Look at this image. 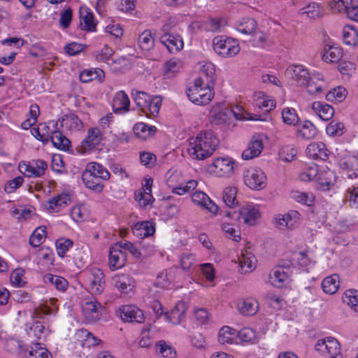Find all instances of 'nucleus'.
Wrapping results in <instances>:
<instances>
[{
    "mask_svg": "<svg viewBox=\"0 0 358 358\" xmlns=\"http://www.w3.org/2000/svg\"><path fill=\"white\" fill-rule=\"evenodd\" d=\"M120 317L122 320L128 322L142 323L144 315L141 310L134 305H126L120 308Z\"/></svg>",
    "mask_w": 358,
    "mask_h": 358,
    "instance_id": "14",
    "label": "nucleus"
},
{
    "mask_svg": "<svg viewBox=\"0 0 358 358\" xmlns=\"http://www.w3.org/2000/svg\"><path fill=\"white\" fill-rule=\"evenodd\" d=\"M300 12L306 14L309 17L315 18L320 16L322 9L318 3L313 2L302 8Z\"/></svg>",
    "mask_w": 358,
    "mask_h": 358,
    "instance_id": "55",
    "label": "nucleus"
},
{
    "mask_svg": "<svg viewBox=\"0 0 358 358\" xmlns=\"http://www.w3.org/2000/svg\"><path fill=\"white\" fill-rule=\"evenodd\" d=\"M301 136L310 139L317 134V129L310 121H306L299 131Z\"/></svg>",
    "mask_w": 358,
    "mask_h": 358,
    "instance_id": "57",
    "label": "nucleus"
},
{
    "mask_svg": "<svg viewBox=\"0 0 358 358\" xmlns=\"http://www.w3.org/2000/svg\"><path fill=\"white\" fill-rule=\"evenodd\" d=\"M50 139L53 145L58 149L66 150L69 148L70 141L59 130L52 131Z\"/></svg>",
    "mask_w": 358,
    "mask_h": 358,
    "instance_id": "40",
    "label": "nucleus"
},
{
    "mask_svg": "<svg viewBox=\"0 0 358 358\" xmlns=\"http://www.w3.org/2000/svg\"><path fill=\"white\" fill-rule=\"evenodd\" d=\"M73 241L70 239L62 238L56 241L57 254L59 257H64L66 252L73 246Z\"/></svg>",
    "mask_w": 358,
    "mask_h": 358,
    "instance_id": "64",
    "label": "nucleus"
},
{
    "mask_svg": "<svg viewBox=\"0 0 358 358\" xmlns=\"http://www.w3.org/2000/svg\"><path fill=\"white\" fill-rule=\"evenodd\" d=\"M285 76L296 82L299 87L308 85L309 72L302 64H291L285 71Z\"/></svg>",
    "mask_w": 358,
    "mask_h": 358,
    "instance_id": "9",
    "label": "nucleus"
},
{
    "mask_svg": "<svg viewBox=\"0 0 358 358\" xmlns=\"http://www.w3.org/2000/svg\"><path fill=\"white\" fill-rule=\"evenodd\" d=\"M129 105V99L124 91H118L115 93L112 101V108L115 113L127 112Z\"/></svg>",
    "mask_w": 358,
    "mask_h": 358,
    "instance_id": "26",
    "label": "nucleus"
},
{
    "mask_svg": "<svg viewBox=\"0 0 358 358\" xmlns=\"http://www.w3.org/2000/svg\"><path fill=\"white\" fill-rule=\"evenodd\" d=\"M155 349L157 353L166 358H174L176 355V350L164 341H159L157 343Z\"/></svg>",
    "mask_w": 358,
    "mask_h": 358,
    "instance_id": "50",
    "label": "nucleus"
},
{
    "mask_svg": "<svg viewBox=\"0 0 358 358\" xmlns=\"http://www.w3.org/2000/svg\"><path fill=\"white\" fill-rule=\"evenodd\" d=\"M213 45L215 52L223 57H234L237 55L241 50L236 40L223 36L215 37L213 41Z\"/></svg>",
    "mask_w": 358,
    "mask_h": 358,
    "instance_id": "5",
    "label": "nucleus"
},
{
    "mask_svg": "<svg viewBox=\"0 0 358 358\" xmlns=\"http://www.w3.org/2000/svg\"><path fill=\"white\" fill-rule=\"evenodd\" d=\"M70 202V197L66 194H59L48 201L49 210L59 211L62 208L66 206Z\"/></svg>",
    "mask_w": 358,
    "mask_h": 358,
    "instance_id": "42",
    "label": "nucleus"
},
{
    "mask_svg": "<svg viewBox=\"0 0 358 358\" xmlns=\"http://www.w3.org/2000/svg\"><path fill=\"white\" fill-rule=\"evenodd\" d=\"M187 306L184 301H178L169 313H164L167 321L173 324H178L185 317Z\"/></svg>",
    "mask_w": 358,
    "mask_h": 358,
    "instance_id": "22",
    "label": "nucleus"
},
{
    "mask_svg": "<svg viewBox=\"0 0 358 358\" xmlns=\"http://www.w3.org/2000/svg\"><path fill=\"white\" fill-rule=\"evenodd\" d=\"M196 262L195 255L192 253H182L180 255V266L184 271H189L194 265Z\"/></svg>",
    "mask_w": 358,
    "mask_h": 358,
    "instance_id": "63",
    "label": "nucleus"
},
{
    "mask_svg": "<svg viewBox=\"0 0 358 358\" xmlns=\"http://www.w3.org/2000/svg\"><path fill=\"white\" fill-rule=\"evenodd\" d=\"M317 180L322 190H328L334 185L336 181V173L329 169H324L319 173Z\"/></svg>",
    "mask_w": 358,
    "mask_h": 358,
    "instance_id": "29",
    "label": "nucleus"
},
{
    "mask_svg": "<svg viewBox=\"0 0 358 358\" xmlns=\"http://www.w3.org/2000/svg\"><path fill=\"white\" fill-rule=\"evenodd\" d=\"M319 171L316 164H312L306 167L304 171L300 173L299 178L302 181H310L317 176L318 177Z\"/></svg>",
    "mask_w": 358,
    "mask_h": 358,
    "instance_id": "56",
    "label": "nucleus"
},
{
    "mask_svg": "<svg viewBox=\"0 0 358 358\" xmlns=\"http://www.w3.org/2000/svg\"><path fill=\"white\" fill-rule=\"evenodd\" d=\"M127 262V254L122 250V245L116 243L109 250L108 266L110 270L115 271L122 268Z\"/></svg>",
    "mask_w": 358,
    "mask_h": 358,
    "instance_id": "10",
    "label": "nucleus"
},
{
    "mask_svg": "<svg viewBox=\"0 0 358 358\" xmlns=\"http://www.w3.org/2000/svg\"><path fill=\"white\" fill-rule=\"evenodd\" d=\"M312 109L323 121L330 120L335 112L331 106L322 101H314Z\"/></svg>",
    "mask_w": 358,
    "mask_h": 358,
    "instance_id": "28",
    "label": "nucleus"
},
{
    "mask_svg": "<svg viewBox=\"0 0 358 358\" xmlns=\"http://www.w3.org/2000/svg\"><path fill=\"white\" fill-rule=\"evenodd\" d=\"M138 45L143 51H149L154 47V38L150 30H145L138 36Z\"/></svg>",
    "mask_w": 358,
    "mask_h": 358,
    "instance_id": "45",
    "label": "nucleus"
},
{
    "mask_svg": "<svg viewBox=\"0 0 358 358\" xmlns=\"http://www.w3.org/2000/svg\"><path fill=\"white\" fill-rule=\"evenodd\" d=\"M46 234V228L40 227L35 229L29 238V244L34 247H38L45 240Z\"/></svg>",
    "mask_w": 358,
    "mask_h": 358,
    "instance_id": "51",
    "label": "nucleus"
},
{
    "mask_svg": "<svg viewBox=\"0 0 358 358\" xmlns=\"http://www.w3.org/2000/svg\"><path fill=\"white\" fill-rule=\"evenodd\" d=\"M192 201L196 205L208 212L216 214L218 210L217 206L203 192L196 191L192 195Z\"/></svg>",
    "mask_w": 358,
    "mask_h": 358,
    "instance_id": "17",
    "label": "nucleus"
},
{
    "mask_svg": "<svg viewBox=\"0 0 358 358\" xmlns=\"http://www.w3.org/2000/svg\"><path fill=\"white\" fill-rule=\"evenodd\" d=\"M348 95V91H328L325 94L326 99L333 103L343 101Z\"/></svg>",
    "mask_w": 358,
    "mask_h": 358,
    "instance_id": "62",
    "label": "nucleus"
},
{
    "mask_svg": "<svg viewBox=\"0 0 358 358\" xmlns=\"http://www.w3.org/2000/svg\"><path fill=\"white\" fill-rule=\"evenodd\" d=\"M80 26L83 29L89 31H95L96 23L91 10L86 6L80 8Z\"/></svg>",
    "mask_w": 358,
    "mask_h": 358,
    "instance_id": "25",
    "label": "nucleus"
},
{
    "mask_svg": "<svg viewBox=\"0 0 358 358\" xmlns=\"http://www.w3.org/2000/svg\"><path fill=\"white\" fill-rule=\"evenodd\" d=\"M113 281L115 286L122 293L129 294L133 292L134 281L129 275H117L113 278Z\"/></svg>",
    "mask_w": 358,
    "mask_h": 358,
    "instance_id": "27",
    "label": "nucleus"
},
{
    "mask_svg": "<svg viewBox=\"0 0 358 358\" xmlns=\"http://www.w3.org/2000/svg\"><path fill=\"white\" fill-rule=\"evenodd\" d=\"M236 331L228 326L220 329L218 334V341L221 344H232L236 336Z\"/></svg>",
    "mask_w": 358,
    "mask_h": 358,
    "instance_id": "43",
    "label": "nucleus"
},
{
    "mask_svg": "<svg viewBox=\"0 0 358 358\" xmlns=\"http://www.w3.org/2000/svg\"><path fill=\"white\" fill-rule=\"evenodd\" d=\"M162 97L160 96H150V99L148 101V106H145L144 109H148V111L152 115H155L157 114L161 104H162Z\"/></svg>",
    "mask_w": 358,
    "mask_h": 358,
    "instance_id": "60",
    "label": "nucleus"
},
{
    "mask_svg": "<svg viewBox=\"0 0 358 358\" xmlns=\"http://www.w3.org/2000/svg\"><path fill=\"white\" fill-rule=\"evenodd\" d=\"M160 42L167 48L169 52L176 53L183 48L184 43L180 36L164 34L160 38Z\"/></svg>",
    "mask_w": 358,
    "mask_h": 358,
    "instance_id": "21",
    "label": "nucleus"
},
{
    "mask_svg": "<svg viewBox=\"0 0 358 358\" xmlns=\"http://www.w3.org/2000/svg\"><path fill=\"white\" fill-rule=\"evenodd\" d=\"M219 145V140L211 130L201 131L189 140L188 155L194 159L202 160L213 155Z\"/></svg>",
    "mask_w": 358,
    "mask_h": 358,
    "instance_id": "1",
    "label": "nucleus"
},
{
    "mask_svg": "<svg viewBox=\"0 0 358 358\" xmlns=\"http://www.w3.org/2000/svg\"><path fill=\"white\" fill-rule=\"evenodd\" d=\"M51 314L52 309L47 305L41 304L34 308L32 314L33 322L27 329L29 337L41 340L49 334V326L45 321V317Z\"/></svg>",
    "mask_w": 358,
    "mask_h": 358,
    "instance_id": "4",
    "label": "nucleus"
},
{
    "mask_svg": "<svg viewBox=\"0 0 358 358\" xmlns=\"http://www.w3.org/2000/svg\"><path fill=\"white\" fill-rule=\"evenodd\" d=\"M290 275L289 268L285 266H277L273 274L269 276L270 282L275 287H281L288 280Z\"/></svg>",
    "mask_w": 358,
    "mask_h": 358,
    "instance_id": "24",
    "label": "nucleus"
},
{
    "mask_svg": "<svg viewBox=\"0 0 358 358\" xmlns=\"http://www.w3.org/2000/svg\"><path fill=\"white\" fill-rule=\"evenodd\" d=\"M59 122L60 127L69 129L78 128L82 124L78 116L73 113L64 115L59 120Z\"/></svg>",
    "mask_w": 358,
    "mask_h": 358,
    "instance_id": "49",
    "label": "nucleus"
},
{
    "mask_svg": "<svg viewBox=\"0 0 358 358\" xmlns=\"http://www.w3.org/2000/svg\"><path fill=\"white\" fill-rule=\"evenodd\" d=\"M237 190L235 187H227L223 192V201L229 208L234 207L237 203L236 201Z\"/></svg>",
    "mask_w": 358,
    "mask_h": 358,
    "instance_id": "54",
    "label": "nucleus"
},
{
    "mask_svg": "<svg viewBox=\"0 0 358 358\" xmlns=\"http://www.w3.org/2000/svg\"><path fill=\"white\" fill-rule=\"evenodd\" d=\"M300 214L296 210H289L284 215H278L275 218V223L278 228L284 230L292 229L299 220Z\"/></svg>",
    "mask_w": 358,
    "mask_h": 358,
    "instance_id": "16",
    "label": "nucleus"
},
{
    "mask_svg": "<svg viewBox=\"0 0 358 358\" xmlns=\"http://www.w3.org/2000/svg\"><path fill=\"white\" fill-rule=\"evenodd\" d=\"M162 97L160 96H150V99L148 101V106H145L144 109H148V111L152 115H155L157 114L161 104H162Z\"/></svg>",
    "mask_w": 358,
    "mask_h": 358,
    "instance_id": "61",
    "label": "nucleus"
},
{
    "mask_svg": "<svg viewBox=\"0 0 358 358\" xmlns=\"http://www.w3.org/2000/svg\"><path fill=\"white\" fill-rule=\"evenodd\" d=\"M326 132L330 136H341L345 132L343 123L331 121L326 127Z\"/></svg>",
    "mask_w": 358,
    "mask_h": 358,
    "instance_id": "53",
    "label": "nucleus"
},
{
    "mask_svg": "<svg viewBox=\"0 0 358 358\" xmlns=\"http://www.w3.org/2000/svg\"><path fill=\"white\" fill-rule=\"evenodd\" d=\"M195 72L187 80L188 90H213L215 84V68L213 63L202 61L195 66Z\"/></svg>",
    "mask_w": 358,
    "mask_h": 358,
    "instance_id": "2",
    "label": "nucleus"
},
{
    "mask_svg": "<svg viewBox=\"0 0 358 358\" xmlns=\"http://www.w3.org/2000/svg\"><path fill=\"white\" fill-rule=\"evenodd\" d=\"M243 178L245 185L253 190H261L266 186V176L259 169L250 167L244 170Z\"/></svg>",
    "mask_w": 358,
    "mask_h": 358,
    "instance_id": "7",
    "label": "nucleus"
},
{
    "mask_svg": "<svg viewBox=\"0 0 358 358\" xmlns=\"http://www.w3.org/2000/svg\"><path fill=\"white\" fill-rule=\"evenodd\" d=\"M210 121L215 124H220L227 121L228 117L225 112L218 110L213 108L210 112Z\"/></svg>",
    "mask_w": 358,
    "mask_h": 358,
    "instance_id": "58",
    "label": "nucleus"
},
{
    "mask_svg": "<svg viewBox=\"0 0 358 358\" xmlns=\"http://www.w3.org/2000/svg\"><path fill=\"white\" fill-rule=\"evenodd\" d=\"M102 306L96 300H90L84 302L82 305V311L86 320L94 322L101 317Z\"/></svg>",
    "mask_w": 358,
    "mask_h": 358,
    "instance_id": "15",
    "label": "nucleus"
},
{
    "mask_svg": "<svg viewBox=\"0 0 358 358\" xmlns=\"http://www.w3.org/2000/svg\"><path fill=\"white\" fill-rule=\"evenodd\" d=\"M343 49L336 43L329 41L322 50V59L326 63H336L342 58Z\"/></svg>",
    "mask_w": 358,
    "mask_h": 358,
    "instance_id": "12",
    "label": "nucleus"
},
{
    "mask_svg": "<svg viewBox=\"0 0 358 358\" xmlns=\"http://www.w3.org/2000/svg\"><path fill=\"white\" fill-rule=\"evenodd\" d=\"M264 148L262 138L259 136H253L248 147L242 153V157L245 160L252 159L258 157Z\"/></svg>",
    "mask_w": 358,
    "mask_h": 358,
    "instance_id": "20",
    "label": "nucleus"
},
{
    "mask_svg": "<svg viewBox=\"0 0 358 358\" xmlns=\"http://www.w3.org/2000/svg\"><path fill=\"white\" fill-rule=\"evenodd\" d=\"M256 257L251 253H243L238 258L241 271L243 273L251 272L256 265Z\"/></svg>",
    "mask_w": 358,
    "mask_h": 358,
    "instance_id": "37",
    "label": "nucleus"
},
{
    "mask_svg": "<svg viewBox=\"0 0 358 358\" xmlns=\"http://www.w3.org/2000/svg\"><path fill=\"white\" fill-rule=\"evenodd\" d=\"M234 160L230 158L220 157L214 159L210 168L218 176L228 177L234 172Z\"/></svg>",
    "mask_w": 358,
    "mask_h": 358,
    "instance_id": "11",
    "label": "nucleus"
},
{
    "mask_svg": "<svg viewBox=\"0 0 358 358\" xmlns=\"http://www.w3.org/2000/svg\"><path fill=\"white\" fill-rule=\"evenodd\" d=\"M104 77V71L101 69H85L80 74V80L82 83H88L90 81L102 83Z\"/></svg>",
    "mask_w": 358,
    "mask_h": 358,
    "instance_id": "33",
    "label": "nucleus"
},
{
    "mask_svg": "<svg viewBox=\"0 0 358 358\" xmlns=\"http://www.w3.org/2000/svg\"><path fill=\"white\" fill-rule=\"evenodd\" d=\"M27 358H52V355L45 348L41 346V343H36L29 351Z\"/></svg>",
    "mask_w": 358,
    "mask_h": 358,
    "instance_id": "48",
    "label": "nucleus"
},
{
    "mask_svg": "<svg viewBox=\"0 0 358 358\" xmlns=\"http://www.w3.org/2000/svg\"><path fill=\"white\" fill-rule=\"evenodd\" d=\"M282 119L285 124L290 126H295L298 124L299 118L295 109L292 108H285L281 112Z\"/></svg>",
    "mask_w": 358,
    "mask_h": 358,
    "instance_id": "47",
    "label": "nucleus"
},
{
    "mask_svg": "<svg viewBox=\"0 0 358 358\" xmlns=\"http://www.w3.org/2000/svg\"><path fill=\"white\" fill-rule=\"evenodd\" d=\"M306 155L310 159L325 161L329 157V151L323 143H312L306 148Z\"/></svg>",
    "mask_w": 358,
    "mask_h": 358,
    "instance_id": "18",
    "label": "nucleus"
},
{
    "mask_svg": "<svg viewBox=\"0 0 358 358\" xmlns=\"http://www.w3.org/2000/svg\"><path fill=\"white\" fill-rule=\"evenodd\" d=\"M188 99L194 104L203 106L208 104L213 99V91H186Z\"/></svg>",
    "mask_w": 358,
    "mask_h": 358,
    "instance_id": "23",
    "label": "nucleus"
},
{
    "mask_svg": "<svg viewBox=\"0 0 358 358\" xmlns=\"http://www.w3.org/2000/svg\"><path fill=\"white\" fill-rule=\"evenodd\" d=\"M110 177L109 171L103 165L96 162L88 163L82 174L85 187L97 192L103 190V182Z\"/></svg>",
    "mask_w": 358,
    "mask_h": 358,
    "instance_id": "3",
    "label": "nucleus"
},
{
    "mask_svg": "<svg viewBox=\"0 0 358 358\" xmlns=\"http://www.w3.org/2000/svg\"><path fill=\"white\" fill-rule=\"evenodd\" d=\"M225 215L238 222H241V220H243L244 224L253 226L260 217V213L257 207L247 204L241 207L238 211L226 212Z\"/></svg>",
    "mask_w": 358,
    "mask_h": 358,
    "instance_id": "6",
    "label": "nucleus"
},
{
    "mask_svg": "<svg viewBox=\"0 0 358 358\" xmlns=\"http://www.w3.org/2000/svg\"><path fill=\"white\" fill-rule=\"evenodd\" d=\"M256 101V106L268 112L275 107V101L274 99L266 96L262 91H257L254 94Z\"/></svg>",
    "mask_w": 358,
    "mask_h": 358,
    "instance_id": "34",
    "label": "nucleus"
},
{
    "mask_svg": "<svg viewBox=\"0 0 358 358\" xmlns=\"http://www.w3.org/2000/svg\"><path fill=\"white\" fill-rule=\"evenodd\" d=\"M339 287V277L337 274H333L326 277L322 282L323 291L329 294L336 293Z\"/></svg>",
    "mask_w": 358,
    "mask_h": 358,
    "instance_id": "38",
    "label": "nucleus"
},
{
    "mask_svg": "<svg viewBox=\"0 0 358 358\" xmlns=\"http://www.w3.org/2000/svg\"><path fill=\"white\" fill-rule=\"evenodd\" d=\"M134 134L140 139L145 140L153 136L157 132L155 126L148 125L144 122H138L133 127Z\"/></svg>",
    "mask_w": 358,
    "mask_h": 358,
    "instance_id": "31",
    "label": "nucleus"
},
{
    "mask_svg": "<svg viewBox=\"0 0 358 358\" xmlns=\"http://www.w3.org/2000/svg\"><path fill=\"white\" fill-rule=\"evenodd\" d=\"M291 198L302 204L307 205L308 206H312L315 201V196L311 192H304L298 190H294L291 192Z\"/></svg>",
    "mask_w": 358,
    "mask_h": 358,
    "instance_id": "44",
    "label": "nucleus"
},
{
    "mask_svg": "<svg viewBox=\"0 0 358 358\" xmlns=\"http://www.w3.org/2000/svg\"><path fill=\"white\" fill-rule=\"evenodd\" d=\"M103 132L98 127L90 128L87 131V135L81 143V147L84 152L94 149L103 141Z\"/></svg>",
    "mask_w": 358,
    "mask_h": 358,
    "instance_id": "13",
    "label": "nucleus"
},
{
    "mask_svg": "<svg viewBox=\"0 0 358 358\" xmlns=\"http://www.w3.org/2000/svg\"><path fill=\"white\" fill-rule=\"evenodd\" d=\"M258 302L252 298L240 300L236 308L244 315H254L258 310Z\"/></svg>",
    "mask_w": 358,
    "mask_h": 358,
    "instance_id": "30",
    "label": "nucleus"
},
{
    "mask_svg": "<svg viewBox=\"0 0 358 358\" xmlns=\"http://www.w3.org/2000/svg\"><path fill=\"white\" fill-rule=\"evenodd\" d=\"M343 301L350 306L354 311L358 312V291L357 289L346 290Z\"/></svg>",
    "mask_w": 358,
    "mask_h": 358,
    "instance_id": "52",
    "label": "nucleus"
},
{
    "mask_svg": "<svg viewBox=\"0 0 358 358\" xmlns=\"http://www.w3.org/2000/svg\"><path fill=\"white\" fill-rule=\"evenodd\" d=\"M305 87H314L315 90H323L327 87L324 76L319 72L313 73L311 76L309 74L308 85Z\"/></svg>",
    "mask_w": 358,
    "mask_h": 358,
    "instance_id": "46",
    "label": "nucleus"
},
{
    "mask_svg": "<svg viewBox=\"0 0 358 358\" xmlns=\"http://www.w3.org/2000/svg\"><path fill=\"white\" fill-rule=\"evenodd\" d=\"M343 41L348 45H356L358 43V29L354 26L346 25L343 30Z\"/></svg>",
    "mask_w": 358,
    "mask_h": 358,
    "instance_id": "41",
    "label": "nucleus"
},
{
    "mask_svg": "<svg viewBox=\"0 0 358 358\" xmlns=\"http://www.w3.org/2000/svg\"><path fill=\"white\" fill-rule=\"evenodd\" d=\"M135 236L140 238H145L152 236L155 231V228L152 222L143 221L137 222L132 228Z\"/></svg>",
    "mask_w": 358,
    "mask_h": 358,
    "instance_id": "32",
    "label": "nucleus"
},
{
    "mask_svg": "<svg viewBox=\"0 0 358 358\" xmlns=\"http://www.w3.org/2000/svg\"><path fill=\"white\" fill-rule=\"evenodd\" d=\"M182 68V61L177 58H172L164 66V76L168 78L173 77L180 71Z\"/></svg>",
    "mask_w": 358,
    "mask_h": 358,
    "instance_id": "39",
    "label": "nucleus"
},
{
    "mask_svg": "<svg viewBox=\"0 0 358 358\" xmlns=\"http://www.w3.org/2000/svg\"><path fill=\"white\" fill-rule=\"evenodd\" d=\"M85 282L89 291L93 294H99L105 287L103 272L99 268H92L85 273Z\"/></svg>",
    "mask_w": 358,
    "mask_h": 358,
    "instance_id": "8",
    "label": "nucleus"
},
{
    "mask_svg": "<svg viewBox=\"0 0 358 358\" xmlns=\"http://www.w3.org/2000/svg\"><path fill=\"white\" fill-rule=\"evenodd\" d=\"M43 281L45 284L54 286L57 290L64 292L66 290L69 283L63 277L47 273L43 276Z\"/></svg>",
    "mask_w": 358,
    "mask_h": 358,
    "instance_id": "35",
    "label": "nucleus"
},
{
    "mask_svg": "<svg viewBox=\"0 0 358 358\" xmlns=\"http://www.w3.org/2000/svg\"><path fill=\"white\" fill-rule=\"evenodd\" d=\"M108 64L113 72H122L130 67L128 59L123 57L113 60L111 63L109 62Z\"/></svg>",
    "mask_w": 358,
    "mask_h": 358,
    "instance_id": "59",
    "label": "nucleus"
},
{
    "mask_svg": "<svg viewBox=\"0 0 358 358\" xmlns=\"http://www.w3.org/2000/svg\"><path fill=\"white\" fill-rule=\"evenodd\" d=\"M340 168L346 171L345 176L350 179L357 177L356 171L358 169V158L353 155H348L339 161Z\"/></svg>",
    "mask_w": 358,
    "mask_h": 358,
    "instance_id": "19",
    "label": "nucleus"
},
{
    "mask_svg": "<svg viewBox=\"0 0 358 358\" xmlns=\"http://www.w3.org/2000/svg\"><path fill=\"white\" fill-rule=\"evenodd\" d=\"M236 29L239 32L251 35L257 29V22L250 17H243L236 23Z\"/></svg>",
    "mask_w": 358,
    "mask_h": 358,
    "instance_id": "36",
    "label": "nucleus"
}]
</instances>
